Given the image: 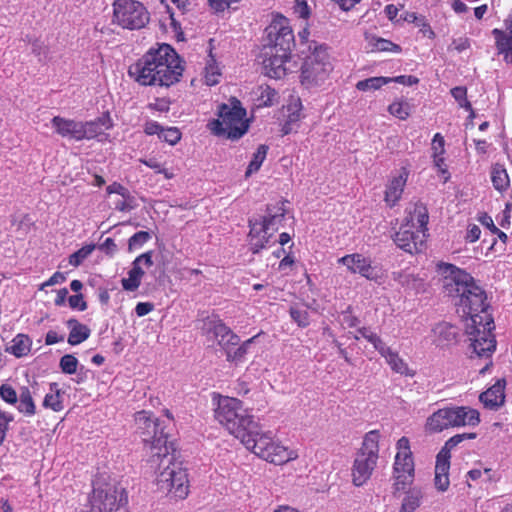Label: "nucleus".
I'll use <instances>...</instances> for the list:
<instances>
[{
  "label": "nucleus",
  "instance_id": "nucleus-1",
  "mask_svg": "<svg viewBox=\"0 0 512 512\" xmlns=\"http://www.w3.org/2000/svg\"><path fill=\"white\" fill-rule=\"evenodd\" d=\"M183 67L175 50L168 44L150 48L130 66L129 74L144 86L169 87L179 81Z\"/></svg>",
  "mask_w": 512,
  "mask_h": 512
},
{
  "label": "nucleus",
  "instance_id": "nucleus-2",
  "mask_svg": "<svg viewBox=\"0 0 512 512\" xmlns=\"http://www.w3.org/2000/svg\"><path fill=\"white\" fill-rule=\"evenodd\" d=\"M155 458L159 470L156 477V486L159 491L174 499H185L189 494V479L186 469L177 459L176 445L162 447L154 446Z\"/></svg>",
  "mask_w": 512,
  "mask_h": 512
},
{
  "label": "nucleus",
  "instance_id": "nucleus-3",
  "mask_svg": "<svg viewBox=\"0 0 512 512\" xmlns=\"http://www.w3.org/2000/svg\"><path fill=\"white\" fill-rule=\"evenodd\" d=\"M399 230L394 235L395 244L402 250L413 254L425 249L427 239L428 212L419 203L409 205Z\"/></svg>",
  "mask_w": 512,
  "mask_h": 512
},
{
  "label": "nucleus",
  "instance_id": "nucleus-4",
  "mask_svg": "<svg viewBox=\"0 0 512 512\" xmlns=\"http://www.w3.org/2000/svg\"><path fill=\"white\" fill-rule=\"evenodd\" d=\"M242 444L258 458L274 465H284L299 457L297 449L284 445L271 431H262L258 427L248 434Z\"/></svg>",
  "mask_w": 512,
  "mask_h": 512
},
{
  "label": "nucleus",
  "instance_id": "nucleus-5",
  "mask_svg": "<svg viewBox=\"0 0 512 512\" xmlns=\"http://www.w3.org/2000/svg\"><path fill=\"white\" fill-rule=\"evenodd\" d=\"M215 418L241 443L250 432L258 427L254 417L248 409L243 407L242 402L237 398L228 396H217Z\"/></svg>",
  "mask_w": 512,
  "mask_h": 512
},
{
  "label": "nucleus",
  "instance_id": "nucleus-6",
  "mask_svg": "<svg viewBox=\"0 0 512 512\" xmlns=\"http://www.w3.org/2000/svg\"><path fill=\"white\" fill-rule=\"evenodd\" d=\"M207 126L216 136L237 140L248 131L249 120L241 102L233 97L218 107V118L211 120Z\"/></svg>",
  "mask_w": 512,
  "mask_h": 512
},
{
  "label": "nucleus",
  "instance_id": "nucleus-7",
  "mask_svg": "<svg viewBox=\"0 0 512 512\" xmlns=\"http://www.w3.org/2000/svg\"><path fill=\"white\" fill-rule=\"evenodd\" d=\"M309 50L301 66L300 82L306 89H316L328 81L333 64L327 46L313 43Z\"/></svg>",
  "mask_w": 512,
  "mask_h": 512
},
{
  "label": "nucleus",
  "instance_id": "nucleus-8",
  "mask_svg": "<svg viewBox=\"0 0 512 512\" xmlns=\"http://www.w3.org/2000/svg\"><path fill=\"white\" fill-rule=\"evenodd\" d=\"M202 330L208 336L213 337L218 344L225 350L228 361L239 363L244 360L245 355L255 337H252L239 344V337L232 332L220 319L208 317L203 321Z\"/></svg>",
  "mask_w": 512,
  "mask_h": 512
},
{
  "label": "nucleus",
  "instance_id": "nucleus-9",
  "mask_svg": "<svg viewBox=\"0 0 512 512\" xmlns=\"http://www.w3.org/2000/svg\"><path fill=\"white\" fill-rule=\"evenodd\" d=\"M379 440L380 433L377 430L369 431L364 436L351 469L352 482L355 486L364 485L376 468L379 458Z\"/></svg>",
  "mask_w": 512,
  "mask_h": 512
},
{
  "label": "nucleus",
  "instance_id": "nucleus-10",
  "mask_svg": "<svg viewBox=\"0 0 512 512\" xmlns=\"http://www.w3.org/2000/svg\"><path fill=\"white\" fill-rule=\"evenodd\" d=\"M126 502L127 497L120 485L97 481L89 503L80 512H117Z\"/></svg>",
  "mask_w": 512,
  "mask_h": 512
},
{
  "label": "nucleus",
  "instance_id": "nucleus-11",
  "mask_svg": "<svg viewBox=\"0 0 512 512\" xmlns=\"http://www.w3.org/2000/svg\"><path fill=\"white\" fill-rule=\"evenodd\" d=\"M134 421L135 432L142 439L151 458H155L156 455L155 451L157 449L154 446L162 448L176 445L174 441L168 439L159 420L151 412L145 410L137 412L134 416Z\"/></svg>",
  "mask_w": 512,
  "mask_h": 512
},
{
  "label": "nucleus",
  "instance_id": "nucleus-12",
  "mask_svg": "<svg viewBox=\"0 0 512 512\" xmlns=\"http://www.w3.org/2000/svg\"><path fill=\"white\" fill-rule=\"evenodd\" d=\"M396 453L392 467L393 488L403 491L414 481L415 463L410 441L403 436L396 442Z\"/></svg>",
  "mask_w": 512,
  "mask_h": 512
},
{
  "label": "nucleus",
  "instance_id": "nucleus-13",
  "mask_svg": "<svg viewBox=\"0 0 512 512\" xmlns=\"http://www.w3.org/2000/svg\"><path fill=\"white\" fill-rule=\"evenodd\" d=\"M456 303L458 312L465 317V323L475 320L476 323L486 322L487 325L492 324V316L489 313V305L486 302V294L484 290L478 285L463 292Z\"/></svg>",
  "mask_w": 512,
  "mask_h": 512
},
{
  "label": "nucleus",
  "instance_id": "nucleus-14",
  "mask_svg": "<svg viewBox=\"0 0 512 512\" xmlns=\"http://www.w3.org/2000/svg\"><path fill=\"white\" fill-rule=\"evenodd\" d=\"M285 217L283 204H276L267 209V214L261 220L250 221L249 246L253 253H258L263 249L262 240L259 233L263 232L274 237L275 233L282 226Z\"/></svg>",
  "mask_w": 512,
  "mask_h": 512
},
{
  "label": "nucleus",
  "instance_id": "nucleus-15",
  "mask_svg": "<svg viewBox=\"0 0 512 512\" xmlns=\"http://www.w3.org/2000/svg\"><path fill=\"white\" fill-rule=\"evenodd\" d=\"M494 330V321L487 325L486 322L476 323L475 320L465 323V331L470 340L472 354L479 358L488 359L496 349Z\"/></svg>",
  "mask_w": 512,
  "mask_h": 512
},
{
  "label": "nucleus",
  "instance_id": "nucleus-16",
  "mask_svg": "<svg viewBox=\"0 0 512 512\" xmlns=\"http://www.w3.org/2000/svg\"><path fill=\"white\" fill-rule=\"evenodd\" d=\"M113 21L126 29H140L149 21L146 8L135 0H116L113 3Z\"/></svg>",
  "mask_w": 512,
  "mask_h": 512
},
{
  "label": "nucleus",
  "instance_id": "nucleus-17",
  "mask_svg": "<svg viewBox=\"0 0 512 512\" xmlns=\"http://www.w3.org/2000/svg\"><path fill=\"white\" fill-rule=\"evenodd\" d=\"M438 274L441 276L443 288L451 297H459L468 291L472 285L477 284L474 278L465 270L455 265L441 262L437 264Z\"/></svg>",
  "mask_w": 512,
  "mask_h": 512
},
{
  "label": "nucleus",
  "instance_id": "nucleus-18",
  "mask_svg": "<svg viewBox=\"0 0 512 512\" xmlns=\"http://www.w3.org/2000/svg\"><path fill=\"white\" fill-rule=\"evenodd\" d=\"M291 50L269 47L263 60L265 75L274 79L283 78L288 72L296 68V61L292 58Z\"/></svg>",
  "mask_w": 512,
  "mask_h": 512
},
{
  "label": "nucleus",
  "instance_id": "nucleus-19",
  "mask_svg": "<svg viewBox=\"0 0 512 512\" xmlns=\"http://www.w3.org/2000/svg\"><path fill=\"white\" fill-rule=\"evenodd\" d=\"M267 34L273 43L272 47L291 50L294 44V34L286 17L280 14L273 15L271 23L267 27Z\"/></svg>",
  "mask_w": 512,
  "mask_h": 512
},
{
  "label": "nucleus",
  "instance_id": "nucleus-20",
  "mask_svg": "<svg viewBox=\"0 0 512 512\" xmlns=\"http://www.w3.org/2000/svg\"><path fill=\"white\" fill-rule=\"evenodd\" d=\"M338 261L346 266L351 273H358L369 280L379 281L382 278L381 269L373 266L370 259L361 254L346 255Z\"/></svg>",
  "mask_w": 512,
  "mask_h": 512
},
{
  "label": "nucleus",
  "instance_id": "nucleus-21",
  "mask_svg": "<svg viewBox=\"0 0 512 512\" xmlns=\"http://www.w3.org/2000/svg\"><path fill=\"white\" fill-rule=\"evenodd\" d=\"M409 174L410 171L406 167H401L391 174L384 192V201L389 207H394L400 201Z\"/></svg>",
  "mask_w": 512,
  "mask_h": 512
},
{
  "label": "nucleus",
  "instance_id": "nucleus-22",
  "mask_svg": "<svg viewBox=\"0 0 512 512\" xmlns=\"http://www.w3.org/2000/svg\"><path fill=\"white\" fill-rule=\"evenodd\" d=\"M153 264L152 252H146L138 256L132 263V268L128 272V277L121 280V284L126 291H135L141 284L145 268H150Z\"/></svg>",
  "mask_w": 512,
  "mask_h": 512
},
{
  "label": "nucleus",
  "instance_id": "nucleus-23",
  "mask_svg": "<svg viewBox=\"0 0 512 512\" xmlns=\"http://www.w3.org/2000/svg\"><path fill=\"white\" fill-rule=\"evenodd\" d=\"M492 35L498 54L503 55L507 63H512V16L505 21V30L495 28Z\"/></svg>",
  "mask_w": 512,
  "mask_h": 512
},
{
  "label": "nucleus",
  "instance_id": "nucleus-24",
  "mask_svg": "<svg viewBox=\"0 0 512 512\" xmlns=\"http://www.w3.org/2000/svg\"><path fill=\"white\" fill-rule=\"evenodd\" d=\"M458 329L447 322L437 323L431 330L430 338L437 347H449L456 343Z\"/></svg>",
  "mask_w": 512,
  "mask_h": 512
},
{
  "label": "nucleus",
  "instance_id": "nucleus-25",
  "mask_svg": "<svg viewBox=\"0 0 512 512\" xmlns=\"http://www.w3.org/2000/svg\"><path fill=\"white\" fill-rule=\"evenodd\" d=\"M450 455L448 451L441 450L437 455L435 465L434 486L437 491L445 492L450 485L449 469H450Z\"/></svg>",
  "mask_w": 512,
  "mask_h": 512
},
{
  "label": "nucleus",
  "instance_id": "nucleus-26",
  "mask_svg": "<svg viewBox=\"0 0 512 512\" xmlns=\"http://www.w3.org/2000/svg\"><path fill=\"white\" fill-rule=\"evenodd\" d=\"M51 124L56 133L62 137L77 141L83 139V134H81L82 122L56 116L51 120Z\"/></svg>",
  "mask_w": 512,
  "mask_h": 512
},
{
  "label": "nucleus",
  "instance_id": "nucleus-27",
  "mask_svg": "<svg viewBox=\"0 0 512 512\" xmlns=\"http://www.w3.org/2000/svg\"><path fill=\"white\" fill-rule=\"evenodd\" d=\"M452 411L442 408L430 415L425 423V430L429 433H438L452 427Z\"/></svg>",
  "mask_w": 512,
  "mask_h": 512
},
{
  "label": "nucleus",
  "instance_id": "nucleus-28",
  "mask_svg": "<svg viewBox=\"0 0 512 512\" xmlns=\"http://www.w3.org/2000/svg\"><path fill=\"white\" fill-rule=\"evenodd\" d=\"M452 427L476 426L480 422L479 412L471 407H451Z\"/></svg>",
  "mask_w": 512,
  "mask_h": 512
},
{
  "label": "nucleus",
  "instance_id": "nucleus-29",
  "mask_svg": "<svg viewBox=\"0 0 512 512\" xmlns=\"http://www.w3.org/2000/svg\"><path fill=\"white\" fill-rule=\"evenodd\" d=\"M505 381L498 380L492 387L480 395V401L489 408H495L504 402Z\"/></svg>",
  "mask_w": 512,
  "mask_h": 512
},
{
  "label": "nucleus",
  "instance_id": "nucleus-30",
  "mask_svg": "<svg viewBox=\"0 0 512 512\" xmlns=\"http://www.w3.org/2000/svg\"><path fill=\"white\" fill-rule=\"evenodd\" d=\"M112 127V123L109 118L103 117L97 121L82 122L81 134L83 139H93L98 137H105V130Z\"/></svg>",
  "mask_w": 512,
  "mask_h": 512
},
{
  "label": "nucleus",
  "instance_id": "nucleus-31",
  "mask_svg": "<svg viewBox=\"0 0 512 512\" xmlns=\"http://www.w3.org/2000/svg\"><path fill=\"white\" fill-rule=\"evenodd\" d=\"M391 369L405 376H413L414 372L409 369L407 363L399 356L398 352L392 350L389 346L381 353Z\"/></svg>",
  "mask_w": 512,
  "mask_h": 512
},
{
  "label": "nucleus",
  "instance_id": "nucleus-32",
  "mask_svg": "<svg viewBox=\"0 0 512 512\" xmlns=\"http://www.w3.org/2000/svg\"><path fill=\"white\" fill-rule=\"evenodd\" d=\"M254 101L257 107L272 106L278 102V94L268 85H261L254 91Z\"/></svg>",
  "mask_w": 512,
  "mask_h": 512
},
{
  "label": "nucleus",
  "instance_id": "nucleus-33",
  "mask_svg": "<svg viewBox=\"0 0 512 512\" xmlns=\"http://www.w3.org/2000/svg\"><path fill=\"white\" fill-rule=\"evenodd\" d=\"M67 324L70 328V334L68 337L69 344L78 345L89 337L90 330L86 325L79 323L75 319L69 320Z\"/></svg>",
  "mask_w": 512,
  "mask_h": 512
},
{
  "label": "nucleus",
  "instance_id": "nucleus-34",
  "mask_svg": "<svg viewBox=\"0 0 512 512\" xmlns=\"http://www.w3.org/2000/svg\"><path fill=\"white\" fill-rule=\"evenodd\" d=\"M43 406L55 412L63 410V393L57 383L50 385V391L44 397Z\"/></svg>",
  "mask_w": 512,
  "mask_h": 512
},
{
  "label": "nucleus",
  "instance_id": "nucleus-35",
  "mask_svg": "<svg viewBox=\"0 0 512 512\" xmlns=\"http://www.w3.org/2000/svg\"><path fill=\"white\" fill-rule=\"evenodd\" d=\"M491 181L493 187L500 193L505 192L510 187V179L506 169L499 164L492 167Z\"/></svg>",
  "mask_w": 512,
  "mask_h": 512
},
{
  "label": "nucleus",
  "instance_id": "nucleus-36",
  "mask_svg": "<svg viewBox=\"0 0 512 512\" xmlns=\"http://www.w3.org/2000/svg\"><path fill=\"white\" fill-rule=\"evenodd\" d=\"M31 349V340L24 334L16 335L11 341L8 351L16 357L27 355Z\"/></svg>",
  "mask_w": 512,
  "mask_h": 512
},
{
  "label": "nucleus",
  "instance_id": "nucleus-37",
  "mask_svg": "<svg viewBox=\"0 0 512 512\" xmlns=\"http://www.w3.org/2000/svg\"><path fill=\"white\" fill-rule=\"evenodd\" d=\"M19 403L17 409L20 413L27 416H33L36 412V406L28 387L23 386L19 390Z\"/></svg>",
  "mask_w": 512,
  "mask_h": 512
},
{
  "label": "nucleus",
  "instance_id": "nucleus-38",
  "mask_svg": "<svg viewBox=\"0 0 512 512\" xmlns=\"http://www.w3.org/2000/svg\"><path fill=\"white\" fill-rule=\"evenodd\" d=\"M393 277L402 286L416 292H419L423 287V279L418 278L407 271L394 272Z\"/></svg>",
  "mask_w": 512,
  "mask_h": 512
},
{
  "label": "nucleus",
  "instance_id": "nucleus-39",
  "mask_svg": "<svg viewBox=\"0 0 512 512\" xmlns=\"http://www.w3.org/2000/svg\"><path fill=\"white\" fill-rule=\"evenodd\" d=\"M422 491L419 488L410 489L404 496L399 512H414L421 504Z\"/></svg>",
  "mask_w": 512,
  "mask_h": 512
},
{
  "label": "nucleus",
  "instance_id": "nucleus-40",
  "mask_svg": "<svg viewBox=\"0 0 512 512\" xmlns=\"http://www.w3.org/2000/svg\"><path fill=\"white\" fill-rule=\"evenodd\" d=\"M222 71L216 60L210 56L204 70V81L207 85L213 86L220 82Z\"/></svg>",
  "mask_w": 512,
  "mask_h": 512
},
{
  "label": "nucleus",
  "instance_id": "nucleus-41",
  "mask_svg": "<svg viewBox=\"0 0 512 512\" xmlns=\"http://www.w3.org/2000/svg\"><path fill=\"white\" fill-rule=\"evenodd\" d=\"M388 111L392 116L406 120L411 114L412 106L406 100H396L388 106Z\"/></svg>",
  "mask_w": 512,
  "mask_h": 512
},
{
  "label": "nucleus",
  "instance_id": "nucleus-42",
  "mask_svg": "<svg viewBox=\"0 0 512 512\" xmlns=\"http://www.w3.org/2000/svg\"><path fill=\"white\" fill-rule=\"evenodd\" d=\"M390 83V77H371L368 79L361 80L357 82L356 88L359 91H371V90H378L382 86Z\"/></svg>",
  "mask_w": 512,
  "mask_h": 512
},
{
  "label": "nucleus",
  "instance_id": "nucleus-43",
  "mask_svg": "<svg viewBox=\"0 0 512 512\" xmlns=\"http://www.w3.org/2000/svg\"><path fill=\"white\" fill-rule=\"evenodd\" d=\"M301 109L302 105L299 99L293 100L290 104L287 105V121L285 124V133H288L291 128H287L301 119Z\"/></svg>",
  "mask_w": 512,
  "mask_h": 512
},
{
  "label": "nucleus",
  "instance_id": "nucleus-44",
  "mask_svg": "<svg viewBox=\"0 0 512 512\" xmlns=\"http://www.w3.org/2000/svg\"><path fill=\"white\" fill-rule=\"evenodd\" d=\"M266 155L267 147L265 145H260L257 148L256 152L253 154V158L248 165L246 176H250L251 174L257 172L260 169L263 161L266 158Z\"/></svg>",
  "mask_w": 512,
  "mask_h": 512
},
{
  "label": "nucleus",
  "instance_id": "nucleus-45",
  "mask_svg": "<svg viewBox=\"0 0 512 512\" xmlns=\"http://www.w3.org/2000/svg\"><path fill=\"white\" fill-rule=\"evenodd\" d=\"M32 53L39 62H47L51 59V51L48 44L43 40H35L31 46Z\"/></svg>",
  "mask_w": 512,
  "mask_h": 512
},
{
  "label": "nucleus",
  "instance_id": "nucleus-46",
  "mask_svg": "<svg viewBox=\"0 0 512 512\" xmlns=\"http://www.w3.org/2000/svg\"><path fill=\"white\" fill-rule=\"evenodd\" d=\"M290 316L299 327H306L310 324V318L307 309L299 305L291 306Z\"/></svg>",
  "mask_w": 512,
  "mask_h": 512
},
{
  "label": "nucleus",
  "instance_id": "nucleus-47",
  "mask_svg": "<svg viewBox=\"0 0 512 512\" xmlns=\"http://www.w3.org/2000/svg\"><path fill=\"white\" fill-rule=\"evenodd\" d=\"M140 161L147 167L153 169L156 173L163 174L166 179H172L175 176L172 169L165 168L156 158L142 159Z\"/></svg>",
  "mask_w": 512,
  "mask_h": 512
},
{
  "label": "nucleus",
  "instance_id": "nucleus-48",
  "mask_svg": "<svg viewBox=\"0 0 512 512\" xmlns=\"http://www.w3.org/2000/svg\"><path fill=\"white\" fill-rule=\"evenodd\" d=\"M95 249L94 245H86L80 248L78 251L74 252L69 257V263L77 267L79 266Z\"/></svg>",
  "mask_w": 512,
  "mask_h": 512
},
{
  "label": "nucleus",
  "instance_id": "nucleus-49",
  "mask_svg": "<svg viewBox=\"0 0 512 512\" xmlns=\"http://www.w3.org/2000/svg\"><path fill=\"white\" fill-rule=\"evenodd\" d=\"M78 360L75 356L67 354L60 359V368L66 374H74L77 370Z\"/></svg>",
  "mask_w": 512,
  "mask_h": 512
},
{
  "label": "nucleus",
  "instance_id": "nucleus-50",
  "mask_svg": "<svg viewBox=\"0 0 512 512\" xmlns=\"http://www.w3.org/2000/svg\"><path fill=\"white\" fill-rule=\"evenodd\" d=\"M451 94L454 99L459 103L460 107L465 108L466 110H471V104L467 100V90L465 87L458 86L451 90Z\"/></svg>",
  "mask_w": 512,
  "mask_h": 512
},
{
  "label": "nucleus",
  "instance_id": "nucleus-51",
  "mask_svg": "<svg viewBox=\"0 0 512 512\" xmlns=\"http://www.w3.org/2000/svg\"><path fill=\"white\" fill-rule=\"evenodd\" d=\"M373 48L377 51H383V52H400L401 48L397 44H394L393 42L383 39V38H377L375 39L373 43Z\"/></svg>",
  "mask_w": 512,
  "mask_h": 512
},
{
  "label": "nucleus",
  "instance_id": "nucleus-52",
  "mask_svg": "<svg viewBox=\"0 0 512 512\" xmlns=\"http://www.w3.org/2000/svg\"><path fill=\"white\" fill-rule=\"evenodd\" d=\"M150 239V234L146 231H139L129 239V250L141 248Z\"/></svg>",
  "mask_w": 512,
  "mask_h": 512
},
{
  "label": "nucleus",
  "instance_id": "nucleus-53",
  "mask_svg": "<svg viewBox=\"0 0 512 512\" xmlns=\"http://www.w3.org/2000/svg\"><path fill=\"white\" fill-rule=\"evenodd\" d=\"M0 397L8 404L14 405L18 402L16 390L8 384L0 386Z\"/></svg>",
  "mask_w": 512,
  "mask_h": 512
},
{
  "label": "nucleus",
  "instance_id": "nucleus-54",
  "mask_svg": "<svg viewBox=\"0 0 512 512\" xmlns=\"http://www.w3.org/2000/svg\"><path fill=\"white\" fill-rule=\"evenodd\" d=\"M160 139L169 143L170 145H175L181 139V133L175 127L163 128Z\"/></svg>",
  "mask_w": 512,
  "mask_h": 512
},
{
  "label": "nucleus",
  "instance_id": "nucleus-55",
  "mask_svg": "<svg viewBox=\"0 0 512 512\" xmlns=\"http://www.w3.org/2000/svg\"><path fill=\"white\" fill-rule=\"evenodd\" d=\"M445 155V139L440 133H436L431 142V157Z\"/></svg>",
  "mask_w": 512,
  "mask_h": 512
},
{
  "label": "nucleus",
  "instance_id": "nucleus-56",
  "mask_svg": "<svg viewBox=\"0 0 512 512\" xmlns=\"http://www.w3.org/2000/svg\"><path fill=\"white\" fill-rule=\"evenodd\" d=\"M13 421V416L5 411H0V445L3 444L9 424Z\"/></svg>",
  "mask_w": 512,
  "mask_h": 512
},
{
  "label": "nucleus",
  "instance_id": "nucleus-57",
  "mask_svg": "<svg viewBox=\"0 0 512 512\" xmlns=\"http://www.w3.org/2000/svg\"><path fill=\"white\" fill-rule=\"evenodd\" d=\"M115 208L119 211H128L131 210L134 207V198L129 194H126L125 196H120L119 199H117L114 202Z\"/></svg>",
  "mask_w": 512,
  "mask_h": 512
},
{
  "label": "nucleus",
  "instance_id": "nucleus-58",
  "mask_svg": "<svg viewBox=\"0 0 512 512\" xmlns=\"http://www.w3.org/2000/svg\"><path fill=\"white\" fill-rule=\"evenodd\" d=\"M359 323V320L350 311H345L340 317V324L343 328H352Z\"/></svg>",
  "mask_w": 512,
  "mask_h": 512
},
{
  "label": "nucleus",
  "instance_id": "nucleus-59",
  "mask_svg": "<svg viewBox=\"0 0 512 512\" xmlns=\"http://www.w3.org/2000/svg\"><path fill=\"white\" fill-rule=\"evenodd\" d=\"M68 301H69V306L72 309L84 311L87 308V304H86L82 294L72 295L69 297Z\"/></svg>",
  "mask_w": 512,
  "mask_h": 512
},
{
  "label": "nucleus",
  "instance_id": "nucleus-60",
  "mask_svg": "<svg viewBox=\"0 0 512 512\" xmlns=\"http://www.w3.org/2000/svg\"><path fill=\"white\" fill-rule=\"evenodd\" d=\"M431 158L433 160L434 168L437 169V171L440 172L441 174L446 175L445 180H447L449 178V173L447 170V165L445 162L444 155L437 156V157L432 156Z\"/></svg>",
  "mask_w": 512,
  "mask_h": 512
},
{
  "label": "nucleus",
  "instance_id": "nucleus-61",
  "mask_svg": "<svg viewBox=\"0 0 512 512\" xmlns=\"http://www.w3.org/2000/svg\"><path fill=\"white\" fill-rule=\"evenodd\" d=\"M419 28H420V32L424 35V36H427L428 38L432 39L435 37V33L434 31L432 30V28L430 27V25L428 24L427 20L425 19V17L423 16H420L417 24H416Z\"/></svg>",
  "mask_w": 512,
  "mask_h": 512
},
{
  "label": "nucleus",
  "instance_id": "nucleus-62",
  "mask_svg": "<svg viewBox=\"0 0 512 512\" xmlns=\"http://www.w3.org/2000/svg\"><path fill=\"white\" fill-rule=\"evenodd\" d=\"M475 437V434H458V435H455L453 437H451L445 444V448L443 449L444 451H447L449 449H452L453 447H455L457 444H459L463 439L465 438H474Z\"/></svg>",
  "mask_w": 512,
  "mask_h": 512
},
{
  "label": "nucleus",
  "instance_id": "nucleus-63",
  "mask_svg": "<svg viewBox=\"0 0 512 512\" xmlns=\"http://www.w3.org/2000/svg\"><path fill=\"white\" fill-rule=\"evenodd\" d=\"M367 341H369L380 354L388 347L374 332L369 334Z\"/></svg>",
  "mask_w": 512,
  "mask_h": 512
},
{
  "label": "nucleus",
  "instance_id": "nucleus-64",
  "mask_svg": "<svg viewBox=\"0 0 512 512\" xmlns=\"http://www.w3.org/2000/svg\"><path fill=\"white\" fill-rule=\"evenodd\" d=\"M154 309V305L150 302H139L135 307V312L138 317H143L149 314Z\"/></svg>",
  "mask_w": 512,
  "mask_h": 512
}]
</instances>
